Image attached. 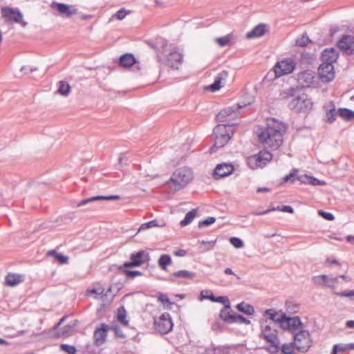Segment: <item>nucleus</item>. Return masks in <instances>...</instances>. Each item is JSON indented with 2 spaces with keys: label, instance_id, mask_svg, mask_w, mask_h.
Segmentation results:
<instances>
[{
  "label": "nucleus",
  "instance_id": "1",
  "mask_svg": "<svg viewBox=\"0 0 354 354\" xmlns=\"http://www.w3.org/2000/svg\"><path fill=\"white\" fill-rule=\"evenodd\" d=\"M286 130L285 123L275 118H269L266 127L258 135L259 140L264 147L271 150L277 149L283 143V137Z\"/></svg>",
  "mask_w": 354,
  "mask_h": 354
},
{
  "label": "nucleus",
  "instance_id": "2",
  "mask_svg": "<svg viewBox=\"0 0 354 354\" xmlns=\"http://www.w3.org/2000/svg\"><path fill=\"white\" fill-rule=\"evenodd\" d=\"M234 134V127L230 124H219L213 130L214 144L209 148V153H214L217 149L225 146Z\"/></svg>",
  "mask_w": 354,
  "mask_h": 354
},
{
  "label": "nucleus",
  "instance_id": "3",
  "mask_svg": "<svg viewBox=\"0 0 354 354\" xmlns=\"http://www.w3.org/2000/svg\"><path fill=\"white\" fill-rule=\"evenodd\" d=\"M192 178V170L188 167H184L177 169L173 173L167 183L171 184V188L173 189L174 192H176L187 186Z\"/></svg>",
  "mask_w": 354,
  "mask_h": 354
},
{
  "label": "nucleus",
  "instance_id": "4",
  "mask_svg": "<svg viewBox=\"0 0 354 354\" xmlns=\"http://www.w3.org/2000/svg\"><path fill=\"white\" fill-rule=\"evenodd\" d=\"M313 102L306 93L294 97L288 104L289 108L297 113H308L313 107Z\"/></svg>",
  "mask_w": 354,
  "mask_h": 354
},
{
  "label": "nucleus",
  "instance_id": "5",
  "mask_svg": "<svg viewBox=\"0 0 354 354\" xmlns=\"http://www.w3.org/2000/svg\"><path fill=\"white\" fill-rule=\"evenodd\" d=\"M294 345L295 348L302 353L307 352L311 347L312 340L310 335L307 330L304 328L293 335Z\"/></svg>",
  "mask_w": 354,
  "mask_h": 354
},
{
  "label": "nucleus",
  "instance_id": "6",
  "mask_svg": "<svg viewBox=\"0 0 354 354\" xmlns=\"http://www.w3.org/2000/svg\"><path fill=\"white\" fill-rule=\"evenodd\" d=\"M272 158V155L268 151H261L257 154L251 156L248 158V165L252 169L266 166Z\"/></svg>",
  "mask_w": 354,
  "mask_h": 354
},
{
  "label": "nucleus",
  "instance_id": "7",
  "mask_svg": "<svg viewBox=\"0 0 354 354\" xmlns=\"http://www.w3.org/2000/svg\"><path fill=\"white\" fill-rule=\"evenodd\" d=\"M1 11L5 21L20 24L24 28L28 25V23L23 20V14L18 8L3 7L1 8Z\"/></svg>",
  "mask_w": 354,
  "mask_h": 354
},
{
  "label": "nucleus",
  "instance_id": "8",
  "mask_svg": "<svg viewBox=\"0 0 354 354\" xmlns=\"http://www.w3.org/2000/svg\"><path fill=\"white\" fill-rule=\"evenodd\" d=\"M173 322L169 313H162L158 319L154 322V328L160 334H167L173 328Z\"/></svg>",
  "mask_w": 354,
  "mask_h": 354
},
{
  "label": "nucleus",
  "instance_id": "9",
  "mask_svg": "<svg viewBox=\"0 0 354 354\" xmlns=\"http://www.w3.org/2000/svg\"><path fill=\"white\" fill-rule=\"evenodd\" d=\"M295 67V62L291 59H284L279 61L274 65L273 69L277 77H280L291 73Z\"/></svg>",
  "mask_w": 354,
  "mask_h": 354
},
{
  "label": "nucleus",
  "instance_id": "10",
  "mask_svg": "<svg viewBox=\"0 0 354 354\" xmlns=\"http://www.w3.org/2000/svg\"><path fill=\"white\" fill-rule=\"evenodd\" d=\"M51 8L56 10L59 15L66 18H71L73 15L78 13V9L75 6L64 3L53 1Z\"/></svg>",
  "mask_w": 354,
  "mask_h": 354
},
{
  "label": "nucleus",
  "instance_id": "11",
  "mask_svg": "<svg viewBox=\"0 0 354 354\" xmlns=\"http://www.w3.org/2000/svg\"><path fill=\"white\" fill-rule=\"evenodd\" d=\"M210 301L213 302L221 303L224 305V307L221 310L219 313V317L223 322L227 319V317L229 316L233 311L231 308L230 303L227 297H214V295H212Z\"/></svg>",
  "mask_w": 354,
  "mask_h": 354
},
{
  "label": "nucleus",
  "instance_id": "12",
  "mask_svg": "<svg viewBox=\"0 0 354 354\" xmlns=\"http://www.w3.org/2000/svg\"><path fill=\"white\" fill-rule=\"evenodd\" d=\"M282 328L290 331L294 335L303 329V324L299 317H289L286 316Z\"/></svg>",
  "mask_w": 354,
  "mask_h": 354
},
{
  "label": "nucleus",
  "instance_id": "13",
  "mask_svg": "<svg viewBox=\"0 0 354 354\" xmlns=\"http://www.w3.org/2000/svg\"><path fill=\"white\" fill-rule=\"evenodd\" d=\"M319 79L323 82H329L335 77L334 66L330 64H321L318 68Z\"/></svg>",
  "mask_w": 354,
  "mask_h": 354
},
{
  "label": "nucleus",
  "instance_id": "14",
  "mask_svg": "<svg viewBox=\"0 0 354 354\" xmlns=\"http://www.w3.org/2000/svg\"><path fill=\"white\" fill-rule=\"evenodd\" d=\"M234 170V165L231 163H221L216 165L214 170L213 176L215 179H219L230 175Z\"/></svg>",
  "mask_w": 354,
  "mask_h": 354
},
{
  "label": "nucleus",
  "instance_id": "15",
  "mask_svg": "<svg viewBox=\"0 0 354 354\" xmlns=\"http://www.w3.org/2000/svg\"><path fill=\"white\" fill-rule=\"evenodd\" d=\"M337 46L340 50L347 55L354 53V37L351 35H344L338 41Z\"/></svg>",
  "mask_w": 354,
  "mask_h": 354
},
{
  "label": "nucleus",
  "instance_id": "16",
  "mask_svg": "<svg viewBox=\"0 0 354 354\" xmlns=\"http://www.w3.org/2000/svg\"><path fill=\"white\" fill-rule=\"evenodd\" d=\"M183 61V55L176 49H171L165 60V64L172 68H178V64Z\"/></svg>",
  "mask_w": 354,
  "mask_h": 354
},
{
  "label": "nucleus",
  "instance_id": "17",
  "mask_svg": "<svg viewBox=\"0 0 354 354\" xmlns=\"http://www.w3.org/2000/svg\"><path fill=\"white\" fill-rule=\"evenodd\" d=\"M109 326L105 323H102L94 331L93 338L96 346H101L105 341Z\"/></svg>",
  "mask_w": 354,
  "mask_h": 354
},
{
  "label": "nucleus",
  "instance_id": "18",
  "mask_svg": "<svg viewBox=\"0 0 354 354\" xmlns=\"http://www.w3.org/2000/svg\"><path fill=\"white\" fill-rule=\"evenodd\" d=\"M263 315L266 319H270L275 323H279L281 328L283 324V320H285L286 316L283 312L277 311L274 308L266 310Z\"/></svg>",
  "mask_w": 354,
  "mask_h": 354
},
{
  "label": "nucleus",
  "instance_id": "19",
  "mask_svg": "<svg viewBox=\"0 0 354 354\" xmlns=\"http://www.w3.org/2000/svg\"><path fill=\"white\" fill-rule=\"evenodd\" d=\"M263 338L270 344L268 351L271 353H276L279 351L280 342L277 337V332L276 330H273L272 334H266Z\"/></svg>",
  "mask_w": 354,
  "mask_h": 354
},
{
  "label": "nucleus",
  "instance_id": "20",
  "mask_svg": "<svg viewBox=\"0 0 354 354\" xmlns=\"http://www.w3.org/2000/svg\"><path fill=\"white\" fill-rule=\"evenodd\" d=\"M228 77V71H222L214 77V82L208 86V89L212 92L219 90L223 86V82Z\"/></svg>",
  "mask_w": 354,
  "mask_h": 354
},
{
  "label": "nucleus",
  "instance_id": "21",
  "mask_svg": "<svg viewBox=\"0 0 354 354\" xmlns=\"http://www.w3.org/2000/svg\"><path fill=\"white\" fill-rule=\"evenodd\" d=\"M338 56L339 54L335 48H326L322 53V64H330L333 65V63L337 61Z\"/></svg>",
  "mask_w": 354,
  "mask_h": 354
},
{
  "label": "nucleus",
  "instance_id": "22",
  "mask_svg": "<svg viewBox=\"0 0 354 354\" xmlns=\"http://www.w3.org/2000/svg\"><path fill=\"white\" fill-rule=\"evenodd\" d=\"M230 114L234 115V109L233 107H227L221 111L216 115V120L219 122L225 124H230L232 127L236 126L237 122H229V115Z\"/></svg>",
  "mask_w": 354,
  "mask_h": 354
},
{
  "label": "nucleus",
  "instance_id": "23",
  "mask_svg": "<svg viewBox=\"0 0 354 354\" xmlns=\"http://www.w3.org/2000/svg\"><path fill=\"white\" fill-rule=\"evenodd\" d=\"M227 324H244L245 325L250 324V321L244 317L243 315L235 313L234 311L227 317V319L224 321Z\"/></svg>",
  "mask_w": 354,
  "mask_h": 354
},
{
  "label": "nucleus",
  "instance_id": "24",
  "mask_svg": "<svg viewBox=\"0 0 354 354\" xmlns=\"http://www.w3.org/2000/svg\"><path fill=\"white\" fill-rule=\"evenodd\" d=\"M131 260L136 266H141L143 263L149 260V254L144 250H140L136 253H132L130 257Z\"/></svg>",
  "mask_w": 354,
  "mask_h": 354
},
{
  "label": "nucleus",
  "instance_id": "25",
  "mask_svg": "<svg viewBox=\"0 0 354 354\" xmlns=\"http://www.w3.org/2000/svg\"><path fill=\"white\" fill-rule=\"evenodd\" d=\"M120 198V196L118 195L92 196V197L82 200L81 201H80L77 203V206L81 207V206L88 204L90 202L95 201H100V200L112 201V200H118Z\"/></svg>",
  "mask_w": 354,
  "mask_h": 354
},
{
  "label": "nucleus",
  "instance_id": "26",
  "mask_svg": "<svg viewBox=\"0 0 354 354\" xmlns=\"http://www.w3.org/2000/svg\"><path fill=\"white\" fill-rule=\"evenodd\" d=\"M118 63L120 66L128 68L137 64V62L133 54L125 53L120 57Z\"/></svg>",
  "mask_w": 354,
  "mask_h": 354
},
{
  "label": "nucleus",
  "instance_id": "27",
  "mask_svg": "<svg viewBox=\"0 0 354 354\" xmlns=\"http://www.w3.org/2000/svg\"><path fill=\"white\" fill-rule=\"evenodd\" d=\"M266 25L263 24H259V25L256 26L252 30L247 33L246 37L248 39L260 37L266 33Z\"/></svg>",
  "mask_w": 354,
  "mask_h": 354
},
{
  "label": "nucleus",
  "instance_id": "28",
  "mask_svg": "<svg viewBox=\"0 0 354 354\" xmlns=\"http://www.w3.org/2000/svg\"><path fill=\"white\" fill-rule=\"evenodd\" d=\"M23 276L11 273L8 274L5 279L6 285L10 286H15L23 281Z\"/></svg>",
  "mask_w": 354,
  "mask_h": 354
},
{
  "label": "nucleus",
  "instance_id": "29",
  "mask_svg": "<svg viewBox=\"0 0 354 354\" xmlns=\"http://www.w3.org/2000/svg\"><path fill=\"white\" fill-rule=\"evenodd\" d=\"M196 274L194 272L188 271L186 270H181L174 272L171 274V277L175 278H184L192 279L196 277Z\"/></svg>",
  "mask_w": 354,
  "mask_h": 354
},
{
  "label": "nucleus",
  "instance_id": "30",
  "mask_svg": "<svg viewBox=\"0 0 354 354\" xmlns=\"http://www.w3.org/2000/svg\"><path fill=\"white\" fill-rule=\"evenodd\" d=\"M236 308L239 311L248 315H252L255 312L254 308L252 305L245 303L244 301L238 304Z\"/></svg>",
  "mask_w": 354,
  "mask_h": 354
},
{
  "label": "nucleus",
  "instance_id": "31",
  "mask_svg": "<svg viewBox=\"0 0 354 354\" xmlns=\"http://www.w3.org/2000/svg\"><path fill=\"white\" fill-rule=\"evenodd\" d=\"M339 117L346 121H351L354 119V111L347 108H340L338 109Z\"/></svg>",
  "mask_w": 354,
  "mask_h": 354
},
{
  "label": "nucleus",
  "instance_id": "32",
  "mask_svg": "<svg viewBox=\"0 0 354 354\" xmlns=\"http://www.w3.org/2000/svg\"><path fill=\"white\" fill-rule=\"evenodd\" d=\"M48 256L53 257L60 264L67 263L68 261V257L67 256L58 253L54 250H49L48 252Z\"/></svg>",
  "mask_w": 354,
  "mask_h": 354
},
{
  "label": "nucleus",
  "instance_id": "33",
  "mask_svg": "<svg viewBox=\"0 0 354 354\" xmlns=\"http://www.w3.org/2000/svg\"><path fill=\"white\" fill-rule=\"evenodd\" d=\"M330 277L326 274H321L317 276H314L312 278L313 283L316 286H322L324 288H326V284H328V281Z\"/></svg>",
  "mask_w": 354,
  "mask_h": 354
},
{
  "label": "nucleus",
  "instance_id": "34",
  "mask_svg": "<svg viewBox=\"0 0 354 354\" xmlns=\"http://www.w3.org/2000/svg\"><path fill=\"white\" fill-rule=\"evenodd\" d=\"M165 225V222H163V221L160 222L158 220L154 219V220L150 221L149 222L142 223L140 226L138 231L140 232V231L145 230L148 228H151V227H163Z\"/></svg>",
  "mask_w": 354,
  "mask_h": 354
},
{
  "label": "nucleus",
  "instance_id": "35",
  "mask_svg": "<svg viewBox=\"0 0 354 354\" xmlns=\"http://www.w3.org/2000/svg\"><path fill=\"white\" fill-rule=\"evenodd\" d=\"M197 209H193L191 211L188 212L185 218L180 222V225L181 227H185L189 225L192 222L195 216H196Z\"/></svg>",
  "mask_w": 354,
  "mask_h": 354
},
{
  "label": "nucleus",
  "instance_id": "36",
  "mask_svg": "<svg viewBox=\"0 0 354 354\" xmlns=\"http://www.w3.org/2000/svg\"><path fill=\"white\" fill-rule=\"evenodd\" d=\"M171 258L169 254H162L158 259V265L164 271H167V266L171 263Z\"/></svg>",
  "mask_w": 354,
  "mask_h": 354
},
{
  "label": "nucleus",
  "instance_id": "37",
  "mask_svg": "<svg viewBox=\"0 0 354 354\" xmlns=\"http://www.w3.org/2000/svg\"><path fill=\"white\" fill-rule=\"evenodd\" d=\"M58 93L63 96H68L71 93V86L65 81L59 82Z\"/></svg>",
  "mask_w": 354,
  "mask_h": 354
},
{
  "label": "nucleus",
  "instance_id": "38",
  "mask_svg": "<svg viewBox=\"0 0 354 354\" xmlns=\"http://www.w3.org/2000/svg\"><path fill=\"white\" fill-rule=\"evenodd\" d=\"M294 348H295L294 343L283 344L280 346V349L282 354H295L294 352Z\"/></svg>",
  "mask_w": 354,
  "mask_h": 354
},
{
  "label": "nucleus",
  "instance_id": "39",
  "mask_svg": "<svg viewBox=\"0 0 354 354\" xmlns=\"http://www.w3.org/2000/svg\"><path fill=\"white\" fill-rule=\"evenodd\" d=\"M311 41L308 37L306 33H304L301 37L297 38L295 41V44L297 46L304 47L307 46L308 44L310 43Z\"/></svg>",
  "mask_w": 354,
  "mask_h": 354
},
{
  "label": "nucleus",
  "instance_id": "40",
  "mask_svg": "<svg viewBox=\"0 0 354 354\" xmlns=\"http://www.w3.org/2000/svg\"><path fill=\"white\" fill-rule=\"evenodd\" d=\"M348 351L346 344H337L333 346L330 354H337L338 353H344Z\"/></svg>",
  "mask_w": 354,
  "mask_h": 354
},
{
  "label": "nucleus",
  "instance_id": "41",
  "mask_svg": "<svg viewBox=\"0 0 354 354\" xmlns=\"http://www.w3.org/2000/svg\"><path fill=\"white\" fill-rule=\"evenodd\" d=\"M232 39V35L230 34H228L224 37H217L216 38V42L221 47H224L230 43V40Z\"/></svg>",
  "mask_w": 354,
  "mask_h": 354
},
{
  "label": "nucleus",
  "instance_id": "42",
  "mask_svg": "<svg viewBox=\"0 0 354 354\" xmlns=\"http://www.w3.org/2000/svg\"><path fill=\"white\" fill-rule=\"evenodd\" d=\"M298 172V170L297 169H293L292 170V171L288 174V175H286L283 178V180L284 183H288V182H290V183H294L297 179V173Z\"/></svg>",
  "mask_w": 354,
  "mask_h": 354
},
{
  "label": "nucleus",
  "instance_id": "43",
  "mask_svg": "<svg viewBox=\"0 0 354 354\" xmlns=\"http://www.w3.org/2000/svg\"><path fill=\"white\" fill-rule=\"evenodd\" d=\"M216 221L215 217L209 216L204 220H202L198 222V228H203L206 226H209L213 224Z\"/></svg>",
  "mask_w": 354,
  "mask_h": 354
},
{
  "label": "nucleus",
  "instance_id": "44",
  "mask_svg": "<svg viewBox=\"0 0 354 354\" xmlns=\"http://www.w3.org/2000/svg\"><path fill=\"white\" fill-rule=\"evenodd\" d=\"M118 320L124 326L128 325V321L126 319V311L124 308L118 310Z\"/></svg>",
  "mask_w": 354,
  "mask_h": 354
},
{
  "label": "nucleus",
  "instance_id": "45",
  "mask_svg": "<svg viewBox=\"0 0 354 354\" xmlns=\"http://www.w3.org/2000/svg\"><path fill=\"white\" fill-rule=\"evenodd\" d=\"M230 243L236 248H241L243 247V241L238 237H231L230 239Z\"/></svg>",
  "mask_w": 354,
  "mask_h": 354
},
{
  "label": "nucleus",
  "instance_id": "46",
  "mask_svg": "<svg viewBox=\"0 0 354 354\" xmlns=\"http://www.w3.org/2000/svg\"><path fill=\"white\" fill-rule=\"evenodd\" d=\"M61 350L65 351L68 354H75L77 351L76 348L74 346L68 345V344H61L60 345Z\"/></svg>",
  "mask_w": 354,
  "mask_h": 354
},
{
  "label": "nucleus",
  "instance_id": "47",
  "mask_svg": "<svg viewBox=\"0 0 354 354\" xmlns=\"http://www.w3.org/2000/svg\"><path fill=\"white\" fill-rule=\"evenodd\" d=\"M109 329L112 330L115 336L118 337H120V338H123L125 337L122 330L120 328V327L116 324H114V325H112L111 326L109 327Z\"/></svg>",
  "mask_w": 354,
  "mask_h": 354
},
{
  "label": "nucleus",
  "instance_id": "48",
  "mask_svg": "<svg viewBox=\"0 0 354 354\" xmlns=\"http://www.w3.org/2000/svg\"><path fill=\"white\" fill-rule=\"evenodd\" d=\"M336 115H337V113H336V111H335V109L333 106V109H330L326 113L327 122H329V123L333 122L335 120V119H336Z\"/></svg>",
  "mask_w": 354,
  "mask_h": 354
},
{
  "label": "nucleus",
  "instance_id": "49",
  "mask_svg": "<svg viewBox=\"0 0 354 354\" xmlns=\"http://www.w3.org/2000/svg\"><path fill=\"white\" fill-rule=\"evenodd\" d=\"M318 214L326 221H333L335 219L334 215L330 212H327L323 210H319Z\"/></svg>",
  "mask_w": 354,
  "mask_h": 354
},
{
  "label": "nucleus",
  "instance_id": "50",
  "mask_svg": "<svg viewBox=\"0 0 354 354\" xmlns=\"http://www.w3.org/2000/svg\"><path fill=\"white\" fill-rule=\"evenodd\" d=\"M212 354H232L227 347H218L213 350Z\"/></svg>",
  "mask_w": 354,
  "mask_h": 354
},
{
  "label": "nucleus",
  "instance_id": "51",
  "mask_svg": "<svg viewBox=\"0 0 354 354\" xmlns=\"http://www.w3.org/2000/svg\"><path fill=\"white\" fill-rule=\"evenodd\" d=\"M158 299L159 301H160L161 303L162 304H174V303L172 302H170L168 297L167 295L165 294H163L162 292H159L158 293Z\"/></svg>",
  "mask_w": 354,
  "mask_h": 354
},
{
  "label": "nucleus",
  "instance_id": "52",
  "mask_svg": "<svg viewBox=\"0 0 354 354\" xmlns=\"http://www.w3.org/2000/svg\"><path fill=\"white\" fill-rule=\"evenodd\" d=\"M297 180H299L302 184H310V176L308 175H301L297 177Z\"/></svg>",
  "mask_w": 354,
  "mask_h": 354
},
{
  "label": "nucleus",
  "instance_id": "53",
  "mask_svg": "<svg viewBox=\"0 0 354 354\" xmlns=\"http://www.w3.org/2000/svg\"><path fill=\"white\" fill-rule=\"evenodd\" d=\"M300 78L305 79L306 82L308 83H311L313 82V76L310 72L306 71L301 73Z\"/></svg>",
  "mask_w": 354,
  "mask_h": 354
},
{
  "label": "nucleus",
  "instance_id": "54",
  "mask_svg": "<svg viewBox=\"0 0 354 354\" xmlns=\"http://www.w3.org/2000/svg\"><path fill=\"white\" fill-rule=\"evenodd\" d=\"M339 283L338 277H330L326 288H333Z\"/></svg>",
  "mask_w": 354,
  "mask_h": 354
},
{
  "label": "nucleus",
  "instance_id": "55",
  "mask_svg": "<svg viewBox=\"0 0 354 354\" xmlns=\"http://www.w3.org/2000/svg\"><path fill=\"white\" fill-rule=\"evenodd\" d=\"M261 327H262V330H261V336L262 337H265V335L266 334H272L273 332V330L268 325H266L265 326H261Z\"/></svg>",
  "mask_w": 354,
  "mask_h": 354
},
{
  "label": "nucleus",
  "instance_id": "56",
  "mask_svg": "<svg viewBox=\"0 0 354 354\" xmlns=\"http://www.w3.org/2000/svg\"><path fill=\"white\" fill-rule=\"evenodd\" d=\"M127 14V12L125 10V9L121 8L115 13V16L118 19L122 20L126 17Z\"/></svg>",
  "mask_w": 354,
  "mask_h": 354
},
{
  "label": "nucleus",
  "instance_id": "57",
  "mask_svg": "<svg viewBox=\"0 0 354 354\" xmlns=\"http://www.w3.org/2000/svg\"><path fill=\"white\" fill-rule=\"evenodd\" d=\"M125 273L128 277L131 278L135 277L136 276H140L142 274L141 272L138 270H126Z\"/></svg>",
  "mask_w": 354,
  "mask_h": 354
},
{
  "label": "nucleus",
  "instance_id": "58",
  "mask_svg": "<svg viewBox=\"0 0 354 354\" xmlns=\"http://www.w3.org/2000/svg\"><path fill=\"white\" fill-rule=\"evenodd\" d=\"M239 109H241V106L238 105V106L236 109H234V115L233 114V116H232V114H230L228 116L229 117V122H234V120H235L238 118V115H239L238 111Z\"/></svg>",
  "mask_w": 354,
  "mask_h": 354
},
{
  "label": "nucleus",
  "instance_id": "59",
  "mask_svg": "<svg viewBox=\"0 0 354 354\" xmlns=\"http://www.w3.org/2000/svg\"><path fill=\"white\" fill-rule=\"evenodd\" d=\"M326 183L323 180H319L315 177L310 176V182L309 185H324Z\"/></svg>",
  "mask_w": 354,
  "mask_h": 354
},
{
  "label": "nucleus",
  "instance_id": "60",
  "mask_svg": "<svg viewBox=\"0 0 354 354\" xmlns=\"http://www.w3.org/2000/svg\"><path fill=\"white\" fill-rule=\"evenodd\" d=\"M277 209H279L283 212H288L291 214L294 212V209L290 205H283L281 208L278 207Z\"/></svg>",
  "mask_w": 354,
  "mask_h": 354
},
{
  "label": "nucleus",
  "instance_id": "61",
  "mask_svg": "<svg viewBox=\"0 0 354 354\" xmlns=\"http://www.w3.org/2000/svg\"><path fill=\"white\" fill-rule=\"evenodd\" d=\"M335 294L337 295H339L341 297H354V290H349V291H344V292H336Z\"/></svg>",
  "mask_w": 354,
  "mask_h": 354
},
{
  "label": "nucleus",
  "instance_id": "62",
  "mask_svg": "<svg viewBox=\"0 0 354 354\" xmlns=\"http://www.w3.org/2000/svg\"><path fill=\"white\" fill-rule=\"evenodd\" d=\"M35 71H37V68L30 67L28 66H22L21 68V71L24 73V74H28L30 73H32Z\"/></svg>",
  "mask_w": 354,
  "mask_h": 354
},
{
  "label": "nucleus",
  "instance_id": "63",
  "mask_svg": "<svg viewBox=\"0 0 354 354\" xmlns=\"http://www.w3.org/2000/svg\"><path fill=\"white\" fill-rule=\"evenodd\" d=\"M212 295H213V294L211 291H206V294H204V291L201 292V296L203 299H208L210 300Z\"/></svg>",
  "mask_w": 354,
  "mask_h": 354
},
{
  "label": "nucleus",
  "instance_id": "64",
  "mask_svg": "<svg viewBox=\"0 0 354 354\" xmlns=\"http://www.w3.org/2000/svg\"><path fill=\"white\" fill-rule=\"evenodd\" d=\"M174 254L177 257H184L186 254L185 250L179 249L174 252Z\"/></svg>",
  "mask_w": 354,
  "mask_h": 354
}]
</instances>
